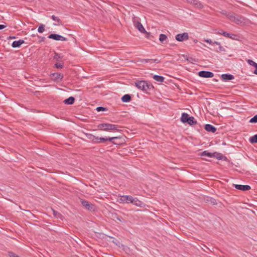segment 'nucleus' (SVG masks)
<instances>
[{
	"mask_svg": "<svg viewBox=\"0 0 257 257\" xmlns=\"http://www.w3.org/2000/svg\"><path fill=\"white\" fill-rule=\"evenodd\" d=\"M226 17L232 22L238 25L244 26L250 23L248 19L240 15H235L234 14L229 13L227 15Z\"/></svg>",
	"mask_w": 257,
	"mask_h": 257,
	"instance_id": "f257e3e1",
	"label": "nucleus"
},
{
	"mask_svg": "<svg viewBox=\"0 0 257 257\" xmlns=\"http://www.w3.org/2000/svg\"><path fill=\"white\" fill-rule=\"evenodd\" d=\"M135 86L138 89L144 92L148 93V91L154 88L153 85L150 82L144 80H137L135 82Z\"/></svg>",
	"mask_w": 257,
	"mask_h": 257,
	"instance_id": "f03ea898",
	"label": "nucleus"
},
{
	"mask_svg": "<svg viewBox=\"0 0 257 257\" xmlns=\"http://www.w3.org/2000/svg\"><path fill=\"white\" fill-rule=\"evenodd\" d=\"M120 127V126L117 125L107 123H100L97 125V128L99 130L104 131H110L114 130L118 132L120 131L119 129Z\"/></svg>",
	"mask_w": 257,
	"mask_h": 257,
	"instance_id": "7ed1b4c3",
	"label": "nucleus"
},
{
	"mask_svg": "<svg viewBox=\"0 0 257 257\" xmlns=\"http://www.w3.org/2000/svg\"><path fill=\"white\" fill-rule=\"evenodd\" d=\"M86 136L88 139L91 140L93 143H105L106 142V137H95L91 134H86Z\"/></svg>",
	"mask_w": 257,
	"mask_h": 257,
	"instance_id": "20e7f679",
	"label": "nucleus"
},
{
	"mask_svg": "<svg viewBox=\"0 0 257 257\" xmlns=\"http://www.w3.org/2000/svg\"><path fill=\"white\" fill-rule=\"evenodd\" d=\"M134 26L136 28H137L140 32L142 33H146L147 35H149V33H148L144 28L142 24L139 21H137L136 20H134L133 21Z\"/></svg>",
	"mask_w": 257,
	"mask_h": 257,
	"instance_id": "39448f33",
	"label": "nucleus"
},
{
	"mask_svg": "<svg viewBox=\"0 0 257 257\" xmlns=\"http://www.w3.org/2000/svg\"><path fill=\"white\" fill-rule=\"evenodd\" d=\"M81 203L83 206L88 210L94 211L95 210V206L93 204L89 203L88 201L81 199Z\"/></svg>",
	"mask_w": 257,
	"mask_h": 257,
	"instance_id": "423d86ee",
	"label": "nucleus"
},
{
	"mask_svg": "<svg viewBox=\"0 0 257 257\" xmlns=\"http://www.w3.org/2000/svg\"><path fill=\"white\" fill-rule=\"evenodd\" d=\"M48 38L56 41H65L67 40L66 38L57 34H51L48 36Z\"/></svg>",
	"mask_w": 257,
	"mask_h": 257,
	"instance_id": "0eeeda50",
	"label": "nucleus"
},
{
	"mask_svg": "<svg viewBox=\"0 0 257 257\" xmlns=\"http://www.w3.org/2000/svg\"><path fill=\"white\" fill-rule=\"evenodd\" d=\"M189 38L188 34L187 33H183L182 34H179L176 36V39L179 42H183L188 40Z\"/></svg>",
	"mask_w": 257,
	"mask_h": 257,
	"instance_id": "6e6552de",
	"label": "nucleus"
},
{
	"mask_svg": "<svg viewBox=\"0 0 257 257\" xmlns=\"http://www.w3.org/2000/svg\"><path fill=\"white\" fill-rule=\"evenodd\" d=\"M187 2L196 8L201 9L203 8V5L198 0H187Z\"/></svg>",
	"mask_w": 257,
	"mask_h": 257,
	"instance_id": "1a4fd4ad",
	"label": "nucleus"
},
{
	"mask_svg": "<svg viewBox=\"0 0 257 257\" xmlns=\"http://www.w3.org/2000/svg\"><path fill=\"white\" fill-rule=\"evenodd\" d=\"M132 196L130 195H122L119 197L120 203H131L132 202Z\"/></svg>",
	"mask_w": 257,
	"mask_h": 257,
	"instance_id": "9d476101",
	"label": "nucleus"
},
{
	"mask_svg": "<svg viewBox=\"0 0 257 257\" xmlns=\"http://www.w3.org/2000/svg\"><path fill=\"white\" fill-rule=\"evenodd\" d=\"M198 75L203 78H211L214 76V74L210 71H201L198 72Z\"/></svg>",
	"mask_w": 257,
	"mask_h": 257,
	"instance_id": "9b49d317",
	"label": "nucleus"
},
{
	"mask_svg": "<svg viewBox=\"0 0 257 257\" xmlns=\"http://www.w3.org/2000/svg\"><path fill=\"white\" fill-rule=\"evenodd\" d=\"M125 143V139L123 137H114V140L112 144L115 145H121Z\"/></svg>",
	"mask_w": 257,
	"mask_h": 257,
	"instance_id": "f8f14e48",
	"label": "nucleus"
},
{
	"mask_svg": "<svg viewBox=\"0 0 257 257\" xmlns=\"http://www.w3.org/2000/svg\"><path fill=\"white\" fill-rule=\"evenodd\" d=\"M233 186L238 190H242V191H247L250 189V186L249 185H237V184H233Z\"/></svg>",
	"mask_w": 257,
	"mask_h": 257,
	"instance_id": "ddd939ff",
	"label": "nucleus"
},
{
	"mask_svg": "<svg viewBox=\"0 0 257 257\" xmlns=\"http://www.w3.org/2000/svg\"><path fill=\"white\" fill-rule=\"evenodd\" d=\"M222 80L224 81L230 80L234 78V76L230 74H223L221 76Z\"/></svg>",
	"mask_w": 257,
	"mask_h": 257,
	"instance_id": "4468645a",
	"label": "nucleus"
},
{
	"mask_svg": "<svg viewBox=\"0 0 257 257\" xmlns=\"http://www.w3.org/2000/svg\"><path fill=\"white\" fill-rule=\"evenodd\" d=\"M204 128L209 132L215 133L216 131V128L210 124H205Z\"/></svg>",
	"mask_w": 257,
	"mask_h": 257,
	"instance_id": "2eb2a0df",
	"label": "nucleus"
},
{
	"mask_svg": "<svg viewBox=\"0 0 257 257\" xmlns=\"http://www.w3.org/2000/svg\"><path fill=\"white\" fill-rule=\"evenodd\" d=\"M24 41L21 39L18 41H15L12 43V46L13 48L20 47L22 44L24 43Z\"/></svg>",
	"mask_w": 257,
	"mask_h": 257,
	"instance_id": "dca6fc26",
	"label": "nucleus"
},
{
	"mask_svg": "<svg viewBox=\"0 0 257 257\" xmlns=\"http://www.w3.org/2000/svg\"><path fill=\"white\" fill-rule=\"evenodd\" d=\"M190 117L188 113L183 112L181 115V121L183 123H186L188 121Z\"/></svg>",
	"mask_w": 257,
	"mask_h": 257,
	"instance_id": "f3484780",
	"label": "nucleus"
},
{
	"mask_svg": "<svg viewBox=\"0 0 257 257\" xmlns=\"http://www.w3.org/2000/svg\"><path fill=\"white\" fill-rule=\"evenodd\" d=\"M51 19L53 21H54L57 23V24L54 23V25L57 26V25H62V21L59 17H56L55 15H52L51 16Z\"/></svg>",
	"mask_w": 257,
	"mask_h": 257,
	"instance_id": "a211bd4d",
	"label": "nucleus"
},
{
	"mask_svg": "<svg viewBox=\"0 0 257 257\" xmlns=\"http://www.w3.org/2000/svg\"><path fill=\"white\" fill-rule=\"evenodd\" d=\"M215 154L218 155V154H219V153L215 152L213 153H209V152H207V151H204L202 153L201 156H207L208 157L212 158V157L215 156Z\"/></svg>",
	"mask_w": 257,
	"mask_h": 257,
	"instance_id": "6ab92c4d",
	"label": "nucleus"
},
{
	"mask_svg": "<svg viewBox=\"0 0 257 257\" xmlns=\"http://www.w3.org/2000/svg\"><path fill=\"white\" fill-rule=\"evenodd\" d=\"M132 202L131 203H132L137 206H141L142 205V202L140 201L137 198H134L132 197Z\"/></svg>",
	"mask_w": 257,
	"mask_h": 257,
	"instance_id": "aec40b11",
	"label": "nucleus"
},
{
	"mask_svg": "<svg viewBox=\"0 0 257 257\" xmlns=\"http://www.w3.org/2000/svg\"><path fill=\"white\" fill-rule=\"evenodd\" d=\"M123 102H128L131 100V96L130 94H125L121 98Z\"/></svg>",
	"mask_w": 257,
	"mask_h": 257,
	"instance_id": "412c9836",
	"label": "nucleus"
},
{
	"mask_svg": "<svg viewBox=\"0 0 257 257\" xmlns=\"http://www.w3.org/2000/svg\"><path fill=\"white\" fill-rule=\"evenodd\" d=\"M75 101V98L72 96H70L69 98L66 99L64 102L67 104H72L74 103Z\"/></svg>",
	"mask_w": 257,
	"mask_h": 257,
	"instance_id": "4be33fe9",
	"label": "nucleus"
},
{
	"mask_svg": "<svg viewBox=\"0 0 257 257\" xmlns=\"http://www.w3.org/2000/svg\"><path fill=\"white\" fill-rule=\"evenodd\" d=\"M153 78L154 80L159 82H163L164 81V77L162 76L155 75Z\"/></svg>",
	"mask_w": 257,
	"mask_h": 257,
	"instance_id": "5701e85b",
	"label": "nucleus"
},
{
	"mask_svg": "<svg viewBox=\"0 0 257 257\" xmlns=\"http://www.w3.org/2000/svg\"><path fill=\"white\" fill-rule=\"evenodd\" d=\"M213 44H215L216 45L218 46V49L216 50L217 52H221L225 51L224 48L221 46L220 43L217 41H214L213 42Z\"/></svg>",
	"mask_w": 257,
	"mask_h": 257,
	"instance_id": "b1692460",
	"label": "nucleus"
},
{
	"mask_svg": "<svg viewBox=\"0 0 257 257\" xmlns=\"http://www.w3.org/2000/svg\"><path fill=\"white\" fill-rule=\"evenodd\" d=\"M187 123L189 124L192 125L196 124L197 123V121L195 120V118L194 117L190 116L188 120V121H187Z\"/></svg>",
	"mask_w": 257,
	"mask_h": 257,
	"instance_id": "393cba45",
	"label": "nucleus"
},
{
	"mask_svg": "<svg viewBox=\"0 0 257 257\" xmlns=\"http://www.w3.org/2000/svg\"><path fill=\"white\" fill-rule=\"evenodd\" d=\"M167 37L166 35L161 34L159 36V40L162 43H164V41L166 40Z\"/></svg>",
	"mask_w": 257,
	"mask_h": 257,
	"instance_id": "a878e982",
	"label": "nucleus"
},
{
	"mask_svg": "<svg viewBox=\"0 0 257 257\" xmlns=\"http://www.w3.org/2000/svg\"><path fill=\"white\" fill-rule=\"evenodd\" d=\"M249 140V142L252 144L257 143V134L254 135L252 137H250Z\"/></svg>",
	"mask_w": 257,
	"mask_h": 257,
	"instance_id": "bb28decb",
	"label": "nucleus"
},
{
	"mask_svg": "<svg viewBox=\"0 0 257 257\" xmlns=\"http://www.w3.org/2000/svg\"><path fill=\"white\" fill-rule=\"evenodd\" d=\"M52 210L53 211V215L55 217H56V218H61L62 215L59 212L55 211L53 209H52Z\"/></svg>",
	"mask_w": 257,
	"mask_h": 257,
	"instance_id": "cd10ccee",
	"label": "nucleus"
},
{
	"mask_svg": "<svg viewBox=\"0 0 257 257\" xmlns=\"http://www.w3.org/2000/svg\"><path fill=\"white\" fill-rule=\"evenodd\" d=\"M45 30V25L43 24H41L38 29V31L40 33H42Z\"/></svg>",
	"mask_w": 257,
	"mask_h": 257,
	"instance_id": "c85d7f7f",
	"label": "nucleus"
},
{
	"mask_svg": "<svg viewBox=\"0 0 257 257\" xmlns=\"http://www.w3.org/2000/svg\"><path fill=\"white\" fill-rule=\"evenodd\" d=\"M53 75H56L55 79L56 80H61L63 78V75L60 73H54Z\"/></svg>",
	"mask_w": 257,
	"mask_h": 257,
	"instance_id": "c756f323",
	"label": "nucleus"
},
{
	"mask_svg": "<svg viewBox=\"0 0 257 257\" xmlns=\"http://www.w3.org/2000/svg\"><path fill=\"white\" fill-rule=\"evenodd\" d=\"M247 63L250 65H251V66H254V67H256V66H257V63H256L255 62H254L253 61L251 60H249L248 59L247 60Z\"/></svg>",
	"mask_w": 257,
	"mask_h": 257,
	"instance_id": "7c9ffc66",
	"label": "nucleus"
},
{
	"mask_svg": "<svg viewBox=\"0 0 257 257\" xmlns=\"http://www.w3.org/2000/svg\"><path fill=\"white\" fill-rule=\"evenodd\" d=\"M249 122H250V123H256L257 122V115H255L253 117H252L250 119Z\"/></svg>",
	"mask_w": 257,
	"mask_h": 257,
	"instance_id": "2f4dec72",
	"label": "nucleus"
},
{
	"mask_svg": "<svg viewBox=\"0 0 257 257\" xmlns=\"http://www.w3.org/2000/svg\"><path fill=\"white\" fill-rule=\"evenodd\" d=\"M139 62L141 63H151V59H141Z\"/></svg>",
	"mask_w": 257,
	"mask_h": 257,
	"instance_id": "473e14b6",
	"label": "nucleus"
},
{
	"mask_svg": "<svg viewBox=\"0 0 257 257\" xmlns=\"http://www.w3.org/2000/svg\"><path fill=\"white\" fill-rule=\"evenodd\" d=\"M106 110V108L102 106H99L96 108V110L98 112L101 111H105Z\"/></svg>",
	"mask_w": 257,
	"mask_h": 257,
	"instance_id": "72a5a7b5",
	"label": "nucleus"
},
{
	"mask_svg": "<svg viewBox=\"0 0 257 257\" xmlns=\"http://www.w3.org/2000/svg\"><path fill=\"white\" fill-rule=\"evenodd\" d=\"M160 62V60L157 59H151V63H159Z\"/></svg>",
	"mask_w": 257,
	"mask_h": 257,
	"instance_id": "f704fd0d",
	"label": "nucleus"
},
{
	"mask_svg": "<svg viewBox=\"0 0 257 257\" xmlns=\"http://www.w3.org/2000/svg\"><path fill=\"white\" fill-rule=\"evenodd\" d=\"M55 66L57 68L61 69L63 67V64L61 63H57L55 64Z\"/></svg>",
	"mask_w": 257,
	"mask_h": 257,
	"instance_id": "c9c22d12",
	"label": "nucleus"
},
{
	"mask_svg": "<svg viewBox=\"0 0 257 257\" xmlns=\"http://www.w3.org/2000/svg\"><path fill=\"white\" fill-rule=\"evenodd\" d=\"M9 256L10 257H20L18 255H17L16 253L13 252H9Z\"/></svg>",
	"mask_w": 257,
	"mask_h": 257,
	"instance_id": "e433bc0d",
	"label": "nucleus"
},
{
	"mask_svg": "<svg viewBox=\"0 0 257 257\" xmlns=\"http://www.w3.org/2000/svg\"><path fill=\"white\" fill-rule=\"evenodd\" d=\"M222 36H223L225 37H227V38H229V37H231V33H227L226 32H225V33H222Z\"/></svg>",
	"mask_w": 257,
	"mask_h": 257,
	"instance_id": "4c0bfd02",
	"label": "nucleus"
},
{
	"mask_svg": "<svg viewBox=\"0 0 257 257\" xmlns=\"http://www.w3.org/2000/svg\"><path fill=\"white\" fill-rule=\"evenodd\" d=\"M106 141H109L112 143V142L114 140V137H106Z\"/></svg>",
	"mask_w": 257,
	"mask_h": 257,
	"instance_id": "58836bf2",
	"label": "nucleus"
},
{
	"mask_svg": "<svg viewBox=\"0 0 257 257\" xmlns=\"http://www.w3.org/2000/svg\"><path fill=\"white\" fill-rule=\"evenodd\" d=\"M215 33L216 34H219V35H222V33H225V32L223 31L222 30H216V32Z\"/></svg>",
	"mask_w": 257,
	"mask_h": 257,
	"instance_id": "ea45409f",
	"label": "nucleus"
},
{
	"mask_svg": "<svg viewBox=\"0 0 257 257\" xmlns=\"http://www.w3.org/2000/svg\"><path fill=\"white\" fill-rule=\"evenodd\" d=\"M204 41L205 42H206V43H207L208 44H211V45H214V44H213L214 42H212L211 41V40H210V39H205V40H204Z\"/></svg>",
	"mask_w": 257,
	"mask_h": 257,
	"instance_id": "a19ab883",
	"label": "nucleus"
},
{
	"mask_svg": "<svg viewBox=\"0 0 257 257\" xmlns=\"http://www.w3.org/2000/svg\"><path fill=\"white\" fill-rule=\"evenodd\" d=\"M213 157H216V158L219 159V160H221L222 159V156H221V155L220 153H219V154H215V156H214Z\"/></svg>",
	"mask_w": 257,
	"mask_h": 257,
	"instance_id": "79ce46f5",
	"label": "nucleus"
},
{
	"mask_svg": "<svg viewBox=\"0 0 257 257\" xmlns=\"http://www.w3.org/2000/svg\"><path fill=\"white\" fill-rule=\"evenodd\" d=\"M231 37H229V38H230L231 39H233V40H236V37H237V35H236L231 33Z\"/></svg>",
	"mask_w": 257,
	"mask_h": 257,
	"instance_id": "37998d69",
	"label": "nucleus"
},
{
	"mask_svg": "<svg viewBox=\"0 0 257 257\" xmlns=\"http://www.w3.org/2000/svg\"><path fill=\"white\" fill-rule=\"evenodd\" d=\"M6 27V25H0V30H2Z\"/></svg>",
	"mask_w": 257,
	"mask_h": 257,
	"instance_id": "c03bdc74",
	"label": "nucleus"
},
{
	"mask_svg": "<svg viewBox=\"0 0 257 257\" xmlns=\"http://www.w3.org/2000/svg\"><path fill=\"white\" fill-rule=\"evenodd\" d=\"M255 70H254L253 73H254L255 74L257 75V66H256V67H255Z\"/></svg>",
	"mask_w": 257,
	"mask_h": 257,
	"instance_id": "a18cd8bd",
	"label": "nucleus"
},
{
	"mask_svg": "<svg viewBox=\"0 0 257 257\" xmlns=\"http://www.w3.org/2000/svg\"><path fill=\"white\" fill-rule=\"evenodd\" d=\"M45 39V38L44 37H41V40L40 41H44Z\"/></svg>",
	"mask_w": 257,
	"mask_h": 257,
	"instance_id": "49530a36",
	"label": "nucleus"
},
{
	"mask_svg": "<svg viewBox=\"0 0 257 257\" xmlns=\"http://www.w3.org/2000/svg\"><path fill=\"white\" fill-rule=\"evenodd\" d=\"M15 37H14H14H9V39H15Z\"/></svg>",
	"mask_w": 257,
	"mask_h": 257,
	"instance_id": "de8ad7c7",
	"label": "nucleus"
}]
</instances>
